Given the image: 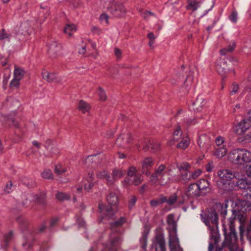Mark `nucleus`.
<instances>
[{"label": "nucleus", "instance_id": "nucleus-1", "mask_svg": "<svg viewBox=\"0 0 251 251\" xmlns=\"http://www.w3.org/2000/svg\"><path fill=\"white\" fill-rule=\"evenodd\" d=\"M228 159L232 164L242 167L251 161V152L246 149H236L229 152Z\"/></svg>", "mask_w": 251, "mask_h": 251}, {"label": "nucleus", "instance_id": "nucleus-2", "mask_svg": "<svg viewBox=\"0 0 251 251\" xmlns=\"http://www.w3.org/2000/svg\"><path fill=\"white\" fill-rule=\"evenodd\" d=\"M106 201L109 206L102 203H99L100 212L107 218H111L116 211V208L119 202L118 192L110 191L106 196Z\"/></svg>", "mask_w": 251, "mask_h": 251}, {"label": "nucleus", "instance_id": "nucleus-3", "mask_svg": "<svg viewBox=\"0 0 251 251\" xmlns=\"http://www.w3.org/2000/svg\"><path fill=\"white\" fill-rule=\"evenodd\" d=\"M219 178L217 185L220 189L224 191L230 189V180L236 177V173L228 169H220L217 172Z\"/></svg>", "mask_w": 251, "mask_h": 251}, {"label": "nucleus", "instance_id": "nucleus-4", "mask_svg": "<svg viewBox=\"0 0 251 251\" xmlns=\"http://www.w3.org/2000/svg\"><path fill=\"white\" fill-rule=\"evenodd\" d=\"M237 185L240 189L246 190V192L244 194L246 200H239L238 204L243 207L250 206L251 205V184L248 183L245 179H241L238 180Z\"/></svg>", "mask_w": 251, "mask_h": 251}, {"label": "nucleus", "instance_id": "nucleus-5", "mask_svg": "<svg viewBox=\"0 0 251 251\" xmlns=\"http://www.w3.org/2000/svg\"><path fill=\"white\" fill-rule=\"evenodd\" d=\"M167 170L164 165H160L155 169V172L151 176V181L154 183L158 181L161 185H165L169 182L167 178Z\"/></svg>", "mask_w": 251, "mask_h": 251}, {"label": "nucleus", "instance_id": "nucleus-6", "mask_svg": "<svg viewBox=\"0 0 251 251\" xmlns=\"http://www.w3.org/2000/svg\"><path fill=\"white\" fill-rule=\"evenodd\" d=\"M108 11L115 17H121L126 13V9L122 4L114 0L107 7Z\"/></svg>", "mask_w": 251, "mask_h": 251}, {"label": "nucleus", "instance_id": "nucleus-7", "mask_svg": "<svg viewBox=\"0 0 251 251\" xmlns=\"http://www.w3.org/2000/svg\"><path fill=\"white\" fill-rule=\"evenodd\" d=\"M179 166L177 163L174 162L170 164L166 168L168 176L167 178L169 182L179 181V176L177 174L179 172Z\"/></svg>", "mask_w": 251, "mask_h": 251}, {"label": "nucleus", "instance_id": "nucleus-8", "mask_svg": "<svg viewBox=\"0 0 251 251\" xmlns=\"http://www.w3.org/2000/svg\"><path fill=\"white\" fill-rule=\"evenodd\" d=\"M190 165L187 162H183L179 167V180L181 179L184 181L191 180Z\"/></svg>", "mask_w": 251, "mask_h": 251}, {"label": "nucleus", "instance_id": "nucleus-9", "mask_svg": "<svg viewBox=\"0 0 251 251\" xmlns=\"http://www.w3.org/2000/svg\"><path fill=\"white\" fill-rule=\"evenodd\" d=\"M249 116L250 115L249 114ZM251 127V118L244 119L234 127V130L238 135H242Z\"/></svg>", "mask_w": 251, "mask_h": 251}, {"label": "nucleus", "instance_id": "nucleus-10", "mask_svg": "<svg viewBox=\"0 0 251 251\" xmlns=\"http://www.w3.org/2000/svg\"><path fill=\"white\" fill-rule=\"evenodd\" d=\"M167 222L168 225L169 238H177L176 235V223L174 219V215L170 214L167 216Z\"/></svg>", "mask_w": 251, "mask_h": 251}, {"label": "nucleus", "instance_id": "nucleus-11", "mask_svg": "<svg viewBox=\"0 0 251 251\" xmlns=\"http://www.w3.org/2000/svg\"><path fill=\"white\" fill-rule=\"evenodd\" d=\"M121 242L122 239L119 236L111 235L106 248L103 251H117Z\"/></svg>", "mask_w": 251, "mask_h": 251}, {"label": "nucleus", "instance_id": "nucleus-12", "mask_svg": "<svg viewBox=\"0 0 251 251\" xmlns=\"http://www.w3.org/2000/svg\"><path fill=\"white\" fill-rule=\"evenodd\" d=\"M151 251H166L165 240L160 235H157L152 241Z\"/></svg>", "mask_w": 251, "mask_h": 251}, {"label": "nucleus", "instance_id": "nucleus-13", "mask_svg": "<svg viewBox=\"0 0 251 251\" xmlns=\"http://www.w3.org/2000/svg\"><path fill=\"white\" fill-rule=\"evenodd\" d=\"M131 141L132 138L130 133H123L118 138L116 141V144L118 147L126 148Z\"/></svg>", "mask_w": 251, "mask_h": 251}, {"label": "nucleus", "instance_id": "nucleus-14", "mask_svg": "<svg viewBox=\"0 0 251 251\" xmlns=\"http://www.w3.org/2000/svg\"><path fill=\"white\" fill-rule=\"evenodd\" d=\"M43 78L48 82L60 83L62 80L61 76L57 75L54 73L49 72L46 70L42 72Z\"/></svg>", "mask_w": 251, "mask_h": 251}, {"label": "nucleus", "instance_id": "nucleus-15", "mask_svg": "<svg viewBox=\"0 0 251 251\" xmlns=\"http://www.w3.org/2000/svg\"><path fill=\"white\" fill-rule=\"evenodd\" d=\"M94 184V174L93 172H89L83 180L82 185L84 190L89 192L93 187Z\"/></svg>", "mask_w": 251, "mask_h": 251}, {"label": "nucleus", "instance_id": "nucleus-16", "mask_svg": "<svg viewBox=\"0 0 251 251\" xmlns=\"http://www.w3.org/2000/svg\"><path fill=\"white\" fill-rule=\"evenodd\" d=\"M197 183L191 184L185 191L186 195L189 198H195L200 196V191Z\"/></svg>", "mask_w": 251, "mask_h": 251}, {"label": "nucleus", "instance_id": "nucleus-17", "mask_svg": "<svg viewBox=\"0 0 251 251\" xmlns=\"http://www.w3.org/2000/svg\"><path fill=\"white\" fill-rule=\"evenodd\" d=\"M206 101L201 96H199L194 101L191 108L196 112H200L202 110L203 107L205 105Z\"/></svg>", "mask_w": 251, "mask_h": 251}, {"label": "nucleus", "instance_id": "nucleus-18", "mask_svg": "<svg viewBox=\"0 0 251 251\" xmlns=\"http://www.w3.org/2000/svg\"><path fill=\"white\" fill-rule=\"evenodd\" d=\"M153 165V159L152 158L148 157L145 158L142 161V170L143 174L147 176L150 174L149 170Z\"/></svg>", "mask_w": 251, "mask_h": 251}, {"label": "nucleus", "instance_id": "nucleus-19", "mask_svg": "<svg viewBox=\"0 0 251 251\" xmlns=\"http://www.w3.org/2000/svg\"><path fill=\"white\" fill-rule=\"evenodd\" d=\"M133 177L134 178L132 180L130 179L129 177L125 178L122 182L123 185L124 186H127L132 184L138 185L143 180L141 175H137L135 176H134Z\"/></svg>", "mask_w": 251, "mask_h": 251}, {"label": "nucleus", "instance_id": "nucleus-20", "mask_svg": "<svg viewBox=\"0 0 251 251\" xmlns=\"http://www.w3.org/2000/svg\"><path fill=\"white\" fill-rule=\"evenodd\" d=\"M160 149L159 143L153 140H149L146 143L143 149L147 151L150 150L151 152H155Z\"/></svg>", "mask_w": 251, "mask_h": 251}, {"label": "nucleus", "instance_id": "nucleus-21", "mask_svg": "<svg viewBox=\"0 0 251 251\" xmlns=\"http://www.w3.org/2000/svg\"><path fill=\"white\" fill-rule=\"evenodd\" d=\"M210 138L206 134H201L199 136L198 143L201 148L206 149L210 143Z\"/></svg>", "mask_w": 251, "mask_h": 251}, {"label": "nucleus", "instance_id": "nucleus-22", "mask_svg": "<svg viewBox=\"0 0 251 251\" xmlns=\"http://www.w3.org/2000/svg\"><path fill=\"white\" fill-rule=\"evenodd\" d=\"M183 136L184 135H182V132L181 131L180 126L178 125L173 132L172 140H170L168 142L169 145H173L174 143V142H179L180 140V138H182Z\"/></svg>", "mask_w": 251, "mask_h": 251}, {"label": "nucleus", "instance_id": "nucleus-23", "mask_svg": "<svg viewBox=\"0 0 251 251\" xmlns=\"http://www.w3.org/2000/svg\"><path fill=\"white\" fill-rule=\"evenodd\" d=\"M226 61L224 58H220L216 62V68L218 73L221 75L225 74L226 68Z\"/></svg>", "mask_w": 251, "mask_h": 251}, {"label": "nucleus", "instance_id": "nucleus-24", "mask_svg": "<svg viewBox=\"0 0 251 251\" xmlns=\"http://www.w3.org/2000/svg\"><path fill=\"white\" fill-rule=\"evenodd\" d=\"M126 171L122 169L117 168L113 169L112 176H111V178H112V185L114 184L116 180L122 177L126 174Z\"/></svg>", "mask_w": 251, "mask_h": 251}, {"label": "nucleus", "instance_id": "nucleus-25", "mask_svg": "<svg viewBox=\"0 0 251 251\" xmlns=\"http://www.w3.org/2000/svg\"><path fill=\"white\" fill-rule=\"evenodd\" d=\"M169 245L170 251H183L180 246L178 238H169Z\"/></svg>", "mask_w": 251, "mask_h": 251}, {"label": "nucleus", "instance_id": "nucleus-26", "mask_svg": "<svg viewBox=\"0 0 251 251\" xmlns=\"http://www.w3.org/2000/svg\"><path fill=\"white\" fill-rule=\"evenodd\" d=\"M97 176L100 179H105L106 181V184L108 185H112V178H111V176L107 170H103L98 171L97 172Z\"/></svg>", "mask_w": 251, "mask_h": 251}, {"label": "nucleus", "instance_id": "nucleus-27", "mask_svg": "<svg viewBox=\"0 0 251 251\" xmlns=\"http://www.w3.org/2000/svg\"><path fill=\"white\" fill-rule=\"evenodd\" d=\"M49 52L52 55H57L61 53L62 46L56 42H53L50 44L49 48Z\"/></svg>", "mask_w": 251, "mask_h": 251}, {"label": "nucleus", "instance_id": "nucleus-28", "mask_svg": "<svg viewBox=\"0 0 251 251\" xmlns=\"http://www.w3.org/2000/svg\"><path fill=\"white\" fill-rule=\"evenodd\" d=\"M198 185V188L200 191V195H205L208 191L209 190V183L205 179H201V180L198 183H197Z\"/></svg>", "mask_w": 251, "mask_h": 251}, {"label": "nucleus", "instance_id": "nucleus-29", "mask_svg": "<svg viewBox=\"0 0 251 251\" xmlns=\"http://www.w3.org/2000/svg\"><path fill=\"white\" fill-rule=\"evenodd\" d=\"M227 152V149L226 146H222L220 147H215L213 153L216 157L221 159L225 156Z\"/></svg>", "mask_w": 251, "mask_h": 251}, {"label": "nucleus", "instance_id": "nucleus-30", "mask_svg": "<svg viewBox=\"0 0 251 251\" xmlns=\"http://www.w3.org/2000/svg\"><path fill=\"white\" fill-rule=\"evenodd\" d=\"M187 9L192 11L196 10L200 6L201 2L198 0H188Z\"/></svg>", "mask_w": 251, "mask_h": 251}, {"label": "nucleus", "instance_id": "nucleus-31", "mask_svg": "<svg viewBox=\"0 0 251 251\" xmlns=\"http://www.w3.org/2000/svg\"><path fill=\"white\" fill-rule=\"evenodd\" d=\"M76 26L74 24H67L64 28V33L68 36H71L76 31Z\"/></svg>", "mask_w": 251, "mask_h": 251}, {"label": "nucleus", "instance_id": "nucleus-32", "mask_svg": "<svg viewBox=\"0 0 251 251\" xmlns=\"http://www.w3.org/2000/svg\"><path fill=\"white\" fill-rule=\"evenodd\" d=\"M180 142L177 145L178 148L184 150L187 148L190 143V140L187 136H183L180 138Z\"/></svg>", "mask_w": 251, "mask_h": 251}, {"label": "nucleus", "instance_id": "nucleus-33", "mask_svg": "<svg viewBox=\"0 0 251 251\" xmlns=\"http://www.w3.org/2000/svg\"><path fill=\"white\" fill-rule=\"evenodd\" d=\"M20 28L21 34L24 35L29 34L31 31V25L27 22L22 23Z\"/></svg>", "mask_w": 251, "mask_h": 251}, {"label": "nucleus", "instance_id": "nucleus-34", "mask_svg": "<svg viewBox=\"0 0 251 251\" xmlns=\"http://www.w3.org/2000/svg\"><path fill=\"white\" fill-rule=\"evenodd\" d=\"M78 107L83 113L88 112L91 108L89 104L83 100H80L79 102Z\"/></svg>", "mask_w": 251, "mask_h": 251}, {"label": "nucleus", "instance_id": "nucleus-35", "mask_svg": "<svg viewBox=\"0 0 251 251\" xmlns=\"http://www.w3.org/2000/svg\"><path fill=\"white\" fill-rule=\"evenodd\" d=\"M25 75V71L20 68L15 67L14 71L13 77L21 80Z\"/></svg>", "mask_w": 251, "mask_h": 251}, {"label": "nucleus", "instance_id": "nucleus-36", "mask_svg": "<svg viewBox=\"0 0 251 251\" xmlns=\"http://www.w3.org/2000/svg\"><path fill=\"white\" fill-rule=\"evenodd\" d=\"M235 44L234 42H231L227 48H224L220 50L222 55H225L227 52L233 51L235 48Z\"/></svg>", "mask_w": 251, "mask_h": 251}, {"label": "nucleus", "instance_id": "nucleus-37", "mask_svg": "<svg viewBox=\"0 0 251 251\" xmlns=\"http://www.w3.org/2000/svg\"><path fill=\"white\" fill-rule=\"evenodd\" d=\"M55 197L58 200L60 201L68 200L70 198V197L68 194L60 192H58L55 194Z\"/></svg>", "mask_w": 251, "mask_h": 251}, {"label": "nucleus", "instance_id": "nucleus-38", "mask_svg": "<svg viewBox=\"0 0 251 251\" xmlns=\"http://www.w3.org/2000/svg\"><path fill=\"white\" fill-rule=\"evenodd\" d=\"M126 222V220L124 218H121L118 221L112 223L111 225V228L112 230H114L115 227H120Z\"/></svg>", "mask_w": 251, "mask_h": 251}, {"label": "nucleus", "instance_id": "nucleus-39", "mask_svg": "<svg viewBox=\"0 0 251 251\" xmlns=\"http://www.w3.org/2000/svg\"><path fill=\"white\" fill-rule=\"evenodd\" d=\"M20 81L21 80L13 77L10 82V88L12 89L18 88L19 86Z\"/></svg>", "mask_w": 251, "mask_h": 251}, {"label": "nucleus", "instance_id": "nucleus-40", "mask_svg": "<svg viewBox=\"0 0 251 251\" xmlns=\"http://www.w3.org/2000/svg\"><path fill=\"white\" fill-rule=\"evenodd\" d=\"M127 175V177H132L137 175V169L134 166H131L129 168Z\"/></svg>", "mask_w": 251, "mask_h": 251}, {"label": "nucleus", "instance_id": "nucleus-41", "mask_svg": "<svg viewBox=\"0 0 251 251\" xmlns=\"http://www.w3.org/2000/svg\"><path fill=\"white\" fill-rule=\"evenodd\" d=\"M215 147H220L222 146H226L224 138L222 136H218L215 139Z\"/></svg>", "mask_w": 251, "mask_h": 251}, {"label": "nucleus", "instance_id": "nucleus-42", "mask_svg": "<svg viewBox=\"0 0 251 251\" xmlns=\"http://www.w3.org/2000/svg\"><path fill=\"white\" fill-rule=\"evenodd\" d=\"M13 237V232L10 231L7 234L4 235V242L5 246H7L8 243L11 241Z\"/></svg>", "mask_w": 251, "mask_h": 251}, {"label": "nucleus", "instance_id": "nucleus-43", "mask_svg": "<svg viewBox=\"0 0 251 251\" xmlns=\"http://www.w3.org/2000/svg\"><path fill=\"white\" fill-rule=\"evenodd\" d=\"M201 169H197L193 172H191V180L197 178L201 175Z\"/></svg>", "mask_w": 251, "mask_h": 251}, {"label": "nucleus", "instance_id": "nucleus-44", "mask_svg": "<svg viewBox=\"0 0 251 251\" xmlns=\"http://www.w3.org/2000/svg\"><path fill=\"white\" fill-rule=\"evenodd\" d=\"M96 155L89 156L85 159V163L88 166H90L96 160Z\"/></svg>", "mask_w": 251, "mask_h": 251}, {"label": "nucleus", "instance_id": "nucleus-45", "mask_svg": "<svg viewBox=\"0 0 251 251\" xmlns=\"http://www.w3.org/2000/svg\"><path fill=\"white\" fill-rule=\"evenodd\" d=\"M42 176L44 178L51 179L52 177V174L50 170H45L42 173Z\"/></svg>", "mask_w": 251, "mask_h": 251}, {"label": "nucleus", "instance_id": "nucleus-46", "mask_svg": "<svg viewBox=\"0 0 251 251\" xmlns=\"http://www.w3.org/2000/svg\"><path fill=\"white\" fill-rule=\"evenodd\" d=\"M242 168H244L245 169L247 175L249 177L251 178V159L250 162H248V163H247L246 165L243 166Z\"/></svg>", "mask_w": 251, "mask_h": 251}, {"label": "nucleus", "instance_id": "nucleus-47", "mask_svg": "<svg viewBox=\"0 0 251 251\" xmlns=\"http://www.w3.org/2000/svg\"><path fill=\"white\" fill-rule=\"evenodd\" d=\"M147 235L144 233L140 240L141 247L145 249L147 246Z\"/></svg>", "mask_w": 251, "mask_h": 251}, {"label": "nucleus", "instance_id": "nucleus-48", "mask_svg": "<svg viewBox=\"0 0 251 251\" xmlns=\"http://www.w3.org/2000/svg\"><path fill=\"white\" fill-rule=\"evenodd\" d=\"M10 35L7 33L4 29L0 30V40L9 39Z\"/></svg>", "mask_w": 251, "mask_h": 251}, {"label": "nucleus", "instance_id": "nucleus-49", "mask_svg": "<svg viewBox=\"0 0 251 251\" xmlns=\"http://www.w3.org/2000/svg\"><path fill=\"white\" fill-rule=\"evenodd\" d=\"M183 124L185 125V126H189L195 124L196 122L194 118H186Z\"/></svg>", "mask_w": 251, "mask_h": 251}, {"label": "nucleus", "instance_id": "nucleus-50", "mask_svg": "<svg viewBox=\"0 0 251 251\" xmlns=\"http://www.w3.org/2000/svg\"><path fill=\"white\" fill-rule=\"evenodd\" d=\"M54 171L57 174L59 175L65 172L66 170L61 165H58L55 166Z\"/></svg>", "mask_w": 251, "mask_h": 251}, {"label": "nucleus", "instance_id": "nucleus-51", "mask_svg": "<svg viewBox=\"0 0 251 251\" xmlns=\"http://www.w3.org/2000/svg\"><path fill=\"white\" fill-rule=\"evenodd\" d=\"M98 95L101 100H105L106 99V96L105 92L101 88H99L98 91Z\"/></svg>", "mask_w": 251, "mask_h": 251}, {"label": "nucleus", "instance_id": "nucleus-52", "mask_svg": "<svg viewBox=\"0 0 251 251\" xmlns=\"http://www.w3.org/2000/svg\"><path fill=\"white\" fill-rule=\"evenodd\" d=\"M176 199L177 196L176 194H174L169 197V199H168L167 203L169 205H172L176 202Z\"/></svg>", "mask_w": 251, "mask_h": 251}, {"label": "nucleus", "instance_id": "nucleus-53", "mask_svg": "<svg viewBox=\"0 0 251 251\" xmlns=\"http://www.w3.org/2000/svg\"><path fill=\"white\" fill-rule=\"evenodd\" d=\"M229 19L232 22L234 23H236L237 21V13L236 11H232L231 15L229 17Z\"/></svg>", "mask_w": 251, "mask_h": 251}, {"label": "nucleus", "instance_id": "nucleus-54", "mask_svg": "<svg viewBox=\"0 0 251 251\" xmlns=\"http://www.w3.org/2000/svg\"><path fill=\"white\" fill-rule=\"evenodd\" d=\"M136 201H137V199L135 196H132L130 197L128 202H129V207L130 209L132 208L134 206L135 203L136 202Z\"/></svg>", "mask_w": 251, "mask_h": 251}, {"label": "nucleus", "instance_id": "nucleus-55", "mask_svg": "<svg viewBox=\"0 0 251 251\" xmlns=\"http://www.w3.org/2000/svg\"><path fill=\"white\" fill-rule=\"evenodd\" d=\"M114 54L117 59H120L122 57V51L118 48L114 49Z\"/></svg>", "mask_w": 251, "mask_h": 251}, {"label": "nucleus", "instance_id": "nucleus-56", "mask_svg": "<svg viewBox=\"0 0 251 251\" xmlns=\"http://www.w3.org/2000/svg\"><path fill=\"white\" fill-rule=\"evenodd\" d=\"M239 86L238 84L233 83L232 85V90L230 91L231 95H234L238 91Z\"/></svg>", "mask_w": 251, "mask_h": 251}, {"label": "nucleus", "instance_id": "nucleus-57", "mask_svg": "<svg viewBox=\"0 0 251 251\" xmlns=\"http://www.w3.org/2000/svg\"><path fill=\"white\" fill-rule=\"evenodd\" d=\"M108 16L105 13L101 14L100 17V19L101 22H105L106 23H108Z\"/></svg>", "mask_w": 251, "mask_h": 251}, {"label": "nucleus", "instance_id": "nucleus-58", "mask_svg": "<svg viewBox=\"0 0 251 251\" xmlns=\"http://www.w3.org/2000/svg\"><path fill=\"white\" fill-rule=\"evenodd\" d=\"M5 72L6 74H7V76H6V75L4 74L3 76V83H5V84L7 83L8 79L9 77L10 74V71L9 69H6L5 70Z\"/></svg>", "mask_w": 251, "mask_h": 251}, {"label": "nucleus", "instance_id": "nucleus-59", "mask_svg": "<svg viewBox=\"0 0 251 251\" xmlns=\"http://www.w3.org/2000/svg\"><path fill=\"white\" fill-rule=\"evenodd\" d=\"M12 183L11 182H8L6 185H5V189H4V190L7 193H10L11 191V188H12Z\"/></svg>", "mask_w": 251, "mask_h": 251}, {"label": "nucleus", "instance_id": "nucleus-60", "mask_svg": "<svg viewBox=\"0 0 251 251\" xmlns=\"http://www.w3.org/2000/svg\"><path fill=\"white\" fill-rule=\"evenodd\" d=\"M206 170L208 172H211L212 169L214 168V166L213 165L212 162H209L206 165Z\"/></svg>", "mask_w": 251, "mask_h": 251}, {"label": "nucleus", "instance_id": "nucleus-61", "mask_svg": "<svg viewBox=\"0 0 251 251\" xmlns=\"http://www.w3.org/2000/svg\"><path fill=\"white\" fill-rule=\"evenodd\" d=\"M150 204L152 207H156L159 204L158 200H152L151 201Z\"/></svg>", "mask_w": 251, "mask_h": 251}, {"label": "nucleus", "instance_id": "nucleus-62", "mask_svg": "<svg viewBox=\"0 0 251 251\" xmlns=\"http://www.w3.org/2000/svg\"><path fill=\"white\" fill-rule=\"evenodd\" d=\"M152 15H153V13L150 11H146L143 13V16L145 18H147L149 16Z\"/></svg>", "mask_w": 251, "mask_h": 251}, {"label": "nucleus", "instance_id": "nucleus-63", "mask_svg": "<svg viewBox=\"0 0 251 251\" xmlns=\"http://www.w3.org/2000/svg\"><path fill=\"white\" fill-rule=\"evenodd\" d=\"M77 222L78 224V226L79 227L83 226L85 225L84 221H83V220L82 219H81V218L78 219L77 220Z\"/></svg>", "mask_w": 251, "mask_h": 251}, {"label": "nucleus", "instance_id": "nucleus-64", "mask_svg": "<svg viewBox=\"0 0 251 251\" xmlns=\"http://www.w3.org/2000/svg\"><path fill=\"white\" fill-rule=\"evenodd\" d=\"M167 200H168V199H167V198L166 197H164V196L160 197V198L158 200V201H159V203H164L165 202H167Z\"/></svg>", "mask_w": 251, "mask_h": 251}]
</instances>
